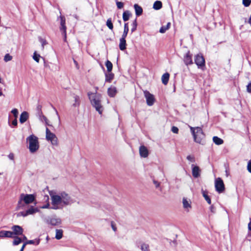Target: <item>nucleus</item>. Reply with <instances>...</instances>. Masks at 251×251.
<instances>
[{
	"label": "nucleus",
	"instance_id": "1",
	"mask_svg": "<svg viewBox=\"0 0 251 251\" xmlns=\"http://www.w3.org/2000/svg\"><path fill=\"white\" fill-rule=\"evenodd\" d=\"M49 193L53 205L50 208L51 209H57L59 208L58 206L60 204L63 206L71 205L75 202V201L65 192H61L58 195H55L53 191H50Z\"/></svg>",
	"mask_w": 251,
	"mask_h": 251
},
{
	"label": "nucleus",
	"instance_id": "2",
	"mask_svg": "<svg viewBox=\"0 0 251 251\" xmlns=\"http://www.w3.org/2000/svg\"><path fill=\"white\" fill-rule=\"evenodd\" d=\"M88 96L93 106L99 114H101L103 110L101 105V95L97 92H88Z\"/></svg>",
	"mask_w": 251,
	"mask_h": 251
},
{
	"label": "nucleus",
	"instance_id": "3",
	"mask_svg": "<svg viewBox=\"0 0 251 251\" xmlns=\"http://www.w3.org/2000/svg\"><path fill=\"white\" fill-rule=\"evenodd\" d=\"M35 200V197L32 194H25L22 193L20 195L19 200L17 206V209H23L24 208L25 204H29Z\"/></svg>",
	"mask_w": 251,
	"mask_h": 251
},
{
	"label": "nucleus",
	"instance_id": "4",
	"mask_svg": "<svg viewBox=\"0 0 251 251\" xmlns=\"http://www.w3.org/2000/svg\"><path fill=\"white\" fill-rule=\"evenodd\" d=\"M191 131L194 137V141L199 144H203L202 139L204 137V134L202 128L200 127H190Z\"/></svg>",
	"mask_w": 251,
	"mask_h": 251
},
{
	"label": "nucleus",
	"instance_id": "5",
	"mask_svg": "<svg viewBox=\"0 0 251 251\" xmlns=\"http://www.w3.org/2000/svg\"><path fill=\"white\" fill-rule=\"evenodd\" d=\"M26 140L29 142V150L30 152L34 153L38 150L39 145L36 136L31 135L27 138Z\"/></svg>",
	"mask_w": 251,
	"mask_h": 251
},
{
	"label": "nucleus",
	"instance_id": "6",
	"mask_svg": "<svg viewBox=\"0 0 251 251\" xmlns=\"http://www.w3.org/2000/svg\"><path fill=\"white\" fill-rule=\"evenodd\" d=\"M215 186L216 190L219 193H223L225 191V188L224 182L223 180L220 177L216 179Z\"/></svg>",
	"mask_w": 251,
	"mask_h": 251
},
{
	"label": "nucleus",
	"instance_id": "7",
	"mask_svg": "<svg viewBox=\"0 0 251 251\" xmlns=\"http://www.w3.org/2000/svg\"><path fill=\"white\" fill-rule=\"evenodd\" d=\"M60 20V30L62 32V34L64 35V41L66 40V19L64 16L60 15L58 19Z\"/></svg>",
	"mask_w": 251,
	"mask_h": 251
},
{
	"label": "nucleus",
	"instance_id": "8",
	"mask_svg": "<svg viewBox=\"0 0 251 251\" xmlns=\"http://www.w3.org/2000/svg\"><path fill=\"white\" fill-rule=\"evenodd\" d=\"M144 94L146 99L147 105L152 106L155 101L154 96L147 90L144 91Z\"/></svg>",
	"mask_w": 251,
	"mask_h": 251
},
{
	"label": "nucleus",
	"instance_id": "9",
	"mask_svg": "<svg viewBox=\"0 0 251 251\" xmlns=\"http://www.w3.org/2000/svg\"><path fill=\"white\" fill-rule=\"evenodd\" d=\"M195 63L198 68H202L205 66V59L201 54H198L195 56Z\"/></svg>",
	"mask_w": 251,
	"mask_h": 251
},
{
	"label": "nucleus",
	"instance_id": "10",
	"mask_svg": "<svg viewBox=\"0 0 251 251\" xmlns=\"http://www.w3.org/2000/svg\"><path fill=\"white\" fill-rule=\"evenodd\" d=\"M11 229L13 230L12 233H13V236L14 235H16V236L23 235L24 229L20 226L14 225L11 227Z\"/></svg>",
	"mask_w": 251,
	"mask_h": 251
},
{
	"label": "nucleus",
	"instance_id": "11",
	"mask_svg": "<svg viewBox=\"0 0 251 251\" xmlns=\"http://www.w3.org/2000/svg\"><path fill=\"white\" fill-rule=\"evenodd\" d=\"M47 223L48 224H50L52 226H58L61 223V220L59 218H49L47 220Z\"/></svg>",
	"mask_w": 251,
	"mask_h": 251
},
{
	"label": "nucleus",
	"instance_id": "12",
	"mask_svg": "<svg viewBox=\"0 0 251 251\" xmlns=\"http://www.w3.org/2000/svg\"><path fill=\"white\" fill-rule=\"evenodd\" d=\"M183 61L187 66L191 65L193 63L192 60V54H190V51H188L184 55Z\"/></svg>",
	"mask_w": 251,
	"mask_h": 251
},
{
	"label": "nucleus",
	"instance_id": "13",
	"mask_svg": "<svg viewBox=\"0 0 251 251\" xmlns=\"http://www.w3.org/2000/svg\"><path fill=\"white\" fill-rule=\"evenodd\" d=\"M192 176L194 178H198L200 176L201 170L199 166L192 164Z\"/></svg>",
	"mask_w": 251,
	"mask_h": 251
},
{
	"label": "nucleus",
	"instance_id": "14",
	"mask_svg": "<svg viewBox=\"0 0 251 251\" xmlns=\"http://www.w3.org/2000/svg\"><path fill=\"white\" fill-rule=\"evenodd\" d=\"M139 153L142 157L146 158L148 156L149 151L147 148L145 146L142 145L140 147Z\"/></svg>",
	"mask_w": 251,
	"mask_h": 251
},
{
	"label": "nucleus",
	"instance_id": "15",
	"mask_svg": "<svg viewBox=\"0 0 251 251\" xmlns=\"http://www.w3.org/2000/svg\"><path fill=\"white\" fill-rule=\"evenodd\" d=\"M13 238V233L11 231L1 230L0 231V238Z\"/></svg>",
	"mask_w": 251,
	"mask_h": 251
},
{
	"label": "nucleus",
	"instance_id": "16",
	"mask_svg": "<svg viewBox=\"0 0 251 251\" xmlns=\"http://www.w3.org/2000/svg\"><path fill=\"white\" fill-rule=\"evenodd\" d=\"M29 117V115L27 112L24 111L23 112L20 117V122L21 124H23L26 121Z\"/></svg>",
	"mask_w": 251,
	"mask_h": 251
},
{
	"label": "nucleus",
	"instance_id": "17",
	"mask_svg": "<svg viewBox=\"0 0 251 251\" xmlns=\"http://www.w3.org/2000/svg\"><path fill=\"white\" fill-rule=\"evenodd\" d=\"M56 137V135L51 132V131L49 130V129L47 127L46 129V139L48 140V141H50L51 139H52L53 138H54V137Z\"/></svg>",
	"mask_w": 251,
	"mask_h": 251
},
{
	"label": "nucleus",
	"instance_id": "18",
	"mask_svg": "<svg viewBox=\"0 0 251 251\" xmlns=\"http://www.w3.org/2000/svg\"><path fill=\"white\" fill-rule=\"evenodd\" d=\"M117 93L116 88L115 87H110L108 89L107 94L110 97H114Z\"/></svg>",
	"mask_w": 251,
	"mask_h": 251
},
{
	"label": "nucleus",
	"instance_id": "19",
	"mask_svg": "<svg viewBox=\"0 0 251 251\" xmlns=\"http://www.w3.org/2000/svg\"><path fill=\"white\" fill-rule=\"evenodd\" d=\"M134 8L135 11V14L137 16H139L142 14L143 9L138 4H135L134 5Z\"/></svg>",
	"mask_w": 251,
	"mask_h": 251
},
{
	"label": "nucleus",
	"instance_id": "20",
	"mask_svg": "<svg viewBox=\"0 0 251 251\" xmlns=\"http://www.w3.org/2000/svg\"><path fill=\"white\" fill-rule=\"evenodd\" d=\"M105 82H111L114 77V74L111 72L105 73Z\"/></svg>",
	"mask_w": 251,
	"mask_h": 251
},
{
	"label": "nucleus",
	"instance_id": "21",
	"mask_svg": "<svg viewBox=\"0 0 251 251\" xmlns=\"http://www.w3.org/2000/svg\"><path fill=\"white\" fill-rule=\"evenodd\" d=\"M170 77V75L168 73H166L164 74L161 77V80L163 84L164 85H166L169 81Z\"/></svg>",
	"mask_w": 251,
	"mask_h": 251
},
{
	"label": "nucleus",
	"instance_id": "22",
	"mask_svg": "<svg viewBox=\"0 0 251 251\" xmlns=\"http://www.w3.org/2000/svg\"><path fill=\"white\" fill-rule=\"evenodd\" d=\"M126 39H120L119 48L121 50H124L126 49Z\"/></svg>",
	"mask_w": 251,
	"mask_h": 251
},
{
	"label": "nucleus",
	"instance_id": "23",
	"mask_svg": "<svg viewBox=\"0 0 251 251\" xmlns=\"http://www.w3.org/2000/svg\"><path fill=\"white\" fill-rule=\"evenodd\" d=\"M73 98L74 99V100H75V103H74L73 104V106L74 107H78L80 105V98H79V97L77 95H74L73 96Z\"/></svg>",
	"mask_w": 251,
	"mask_h": 251
},
{
	"label": "nucleus",
	"instance_id": "24",
	"mask_svg": "<svg viewBox=\"0 0 251 251\" xmlns=\"http://www.w3.org/2000/svg\"><path fill=\"white\" fill-rule=\"evenodd\" d=\"M40 242V239L38 238L35 239V240H28L26 241L25 243H24V244L25 245V246H26L27 244H35L36 245H38L39 244Z\"/></svg>",
	"mask_w": 251,
	"mask_h": 251
},
{
	"label": "nucleus",
	"instance_id": "25",
	"mask_svg": "<svg viewBox=\"0 0 251 251\" xmlns=\"http://www.w3.org/2000/svg\"><path fill=\"white\" fill-rule=\"evenodd\" d=\"M131 16V13L129 11L126 10L124 12L123 14V19L124 22L128 21Z\"/></svg>",
	"mask_w": 251,
	"mask_h": 251
},
{
	"label": "nucleus",
	"instance_id": "26",
	"mask_svg": "<svg viewBox=\"0 0 251 251\" xmlns=\"http://www.w3.org/2000/svg\"><path fill=\"white\" fill-rule=\"evenodd\" d=\"M162 7V3L161 1L159 0H156L154 2L153 5V8L155 10H159Z\"/></svg>",
	"mask_w": 251,
	"mask_h": 251
},
{
	"label": "nucleus",
	"instance_id": "27",
	"mask_svg": "<svg viewBox=\"0 0 251 251\" xmlns=\"http://www.w3.org/2000/svg\"><path fill=\"white\" fill-rule=\"evenodd\" d=\"M213 141L217 145H222L224 143L223 140L218 136H214Z\"/></svg>",
	"mask_w": 251,
	"mask_h": 251
},
{
	"label": "nucleus",
	"instance_id": "28",
	"mask_svg": "<svg viewBox=\"0 0 251 251\" xmlns=\"http://www.w3.org/2000/svg\"><path fill=\"white\" fill-rule=\"evenodd\" d=\"M39 211L37 208H34L33 206L30 207L26 211L27 215L33 214L34 213Z\"/></svg>",
	"mask_w": 251,
	"mask_h": 251
},
{
	"label": "nucleus",
	"instance_id": "29",
	"mask_svg": "<svg viewBox=\"0 0 251 251\" xmlns=\"http://www.w3.org/2000/svg\"><path fill=\"white\" fill-rule=\"evenodd\" d=\"M202 194L207 203L209 204H210L211 203V201L210 197L207 195V192L202 189Z\"/></svg>",
	"mask_w": 251,
	"mask_h": 251
},
{
	"label": "nucleus",
	"instance_id": "30",
	"mask_svg": "<svg viewBox=\"0 0 251 251\" xmlns=\"http://www.w3.org/2000/svg\"><path fill=\"white\" fill-rule=\"evenodd\" d=\"M63 236V230L62 229H56L55 238L59 240Z\"/></svg>",
	"mask_w": 251,
	"mask_h": 251
},
{
	"label": "nucleus",
	"instance_id": "31",
	"mask_svg": "<svg viewBox=\"0 0 251 251\" xmlns=\"http://www.w3.org/2000/svg\"><path fill=\"white\" fill-rule=\"evenodd\" d=\"M105 66L107 68V72H111L113 68L112 63L109 60H107L105 62Z\"/></svg>",
	"mask_w": 251,
	"mask_h": 251
},
{
	"label": "nucleus",
	"instance_id": "32",
	"mask_svg": "<svg viewBox=\"0 0 251 251\" xmlns=\"http://www.w3.org/2000/svg\"><path fill=\"white\" fill-rule=\"evenodd\" d=\"M140 249L142 251H150L149 245L145 243H142Z\"/></svg>",
	"mask_w": 251,
	"mask_h": 251
},
{
	"label": "nucleus",
	"instance_id": "33",
	"mask_svg": "<svg viewBox=\"0 0 251 251\" xmlns=\"http://www.w3.org/2000/svg\"><path fill=\"white\" fill-rule=\"evenodd\" d=\"M13 238H14V240L13 241V245L14 246H17L22 242V239L19 237L18 236L15 237L14 236Z\"/></svg>",
	"mask_w": 251,
	"mask_h": 251
},
{
	"label": "nucleus",
	"instance_id": "34",
	"mask_svg": "<svg viewBox=\"0 0 251 251\" xmlns=\"http://www.w3.org/2000/svg\"><path fill=\"white\" fill-rule=\"evenodd\" d=\"M170 23H168L166 26H162L160 28L159 32L161 33H165L170 28Z\"/></svg>",
	"mask_w": 251,
	"mask_h": 251
},
{
	"label": "nucleus",
	"instance_id": "35",
	"mask_svg": "<svg viewBox=\"0 0 251 251\" xmlns=\"http://www.w3.org/2000/svg\"><path fill=\"white\" fill-rule=\"evenodd\" d=\"M106 25L109 28V29L113 30V25L112 22L111 18H109L107 19L106 23Z\"/></svg>",
	"mask_w": 251,
	"mask_h": 251
},
{
	"label": "nucleus",
	"instance_id": "36",
	"mask_svg": "<svg viewBox=\"0 0 251 251\" xmlns=\"http://www.w3.org/2000/svg\"><path fill=\"white\" fill-rule=\"evenodd\" d=\"M131 25H132V28L131 29V33H133V32H134L136 30L137 26V19H135L133 21Z\"/></svg>",
	"mask_w": 251,
	"mask_h": 251
},
{
	"label": "nucleus",
	"instance_id": "37",
	"mask_svg": "<svg viewBox=\"0 0 251 251\" xmlns=\"http://www.w3.org/2000/svg\"><path fill=\"white\" fill-rule=\"evenodd\" d=\"M183 205L184 208H187L191 207V205L189 203V201L185 198L183 199Z\"/></svg>",
	"mask_w": 251,
	"mask_h": 251
},
{
	"label": "nucleus",
	"instance_id": "38",
	"mask_svg": "<svg viewBox=\"0 0 251 251\" xmlns=\"http://www.w3.org/2000/svg\"><path fill=\"white\" fill-rule=\"evenodd\" d=\"M40 57L41 56L40 55V54H37L36 51L34 52L33 58L36 62L38 63L39 62V59Z\"/></svg>",
	"mask_w": 251,
	"mask_h": 251
},
{
	"label": "nucleus",
	"instance_id": "39",
	"mask_svg": "<svg viewBox=\"0 0 251 251\" xmlns=\"http://www.w3.org/2000/svg\"><path fill=\"white\" fill-rule=\"evenodd\" d=\"M39 41L42 44V49H44V46L47 44V42L44 39L42 38L41 37L39 38Z\"/></svg>",
	"mask_w": 251,
	"mask_h": 251
},
{
	"label": "nucleus",
	"instance_id": "40",
	"mask_svg": "<svg viewBox=\"0 0 251 251\" xmlns=\"http://www.w3.org/2000/svg\"><path fill=\"white\" fill-rule=\"evenodd\" d=\"M12 59V56L9 55V54L7 53L5 54V55L4 57V60L5 62H8L9 61L11 60Z\"/></svg>",
	"mask_w": 251,
	"mask_h": 251
},
{
	"label": "nucleus",
	"instance_id": "41",
	"mask_svg": "<svg viewBox=\"0 0 251 251\" xmlns=\"http://www.w3.org/2000/svg\"><path fill=\"white\" fill-rule=\"evenodd\" d=\"M153 183L155 185V187L156 188H159L160 191H162V188L160 187V182H158L157 180L153 179Z\"/></svg>",
	"mask_w": 251,
	"mask_h": 251
},
{
	"label": "nucleus",
	"instance_id": "42",
	"mask_svg": "<svg viewBox=\"0 0 251 251\" xmlns=\"http://www.w3.org/2000/svg\"><path fill=\"white\" fill-rule=\"evenodd\" d=\"M116 3L118 9H122L124 6V3L116 0Z\"/></svg>",
	"mask_w": 251,
	"mask_h": 251
},
{
	"label": "nucleus",
	"instance_id": "43",
	"mask_svg": "<svg viewBox=\"0 0 251 251\" xmlns=\"http://www.w3.org/2000/svg\"><path fill=\"white\" fill-rule=\"evenodd\" d=\"M50 141L52 145L57 146L58 145V139L56 136L54 137V138L51 139Z\"/></svg>",
	"mask_w": 251,
	"mask_h": 251
},
{
	"label": "nucleus",
	"instance_id": "44",
	"mask_svg": "<svg viewBox=\"0 0 251 251\" xmlns=\"http://www.w3.org/2000/svg\"><path fill=\"white\" fill-rule=\"evenodd\" d=\"M251 3V0H243V4L245 7L249 6Z\"/></svg>",
	"mask_w": 251,
	"mask_h": 251
},
{
	"label": "nucleus",
	"instance_id": "45",
	"mask_svg": "<svg viewBox=\"0 0 251 251\" xmlns=\"http://www.w3.org/2000/svg\"><path fill=\"white\" fill-rule=\"evenodd\" d=\"M11 113L13 114L15 118H17L18 117V111L16 108H14L13 110H12Z\"/></svg>",
	"mask_w": 251,
	"mask_h": 251
},
{
	"label": "nucleus",
	"instance_id": "46",
	"mask_svg": "<svg viewBox=\"0 0 251 251\" xmlns=\"http://www.w3.org/2000/svg\"><path fill=\"white\" fill-rule=\"evenodd\" d=\"M187 159L188 160L190 161L191 162H195V157L194 156H191V155H188L187 156Z\"/></svg>",
	"mask_w": 251,
	"mask_h": 251
},
{
	"label": "nucleus",
	"instance_id": "47",
	"mask_svg": "<svg viewBox=\"0 0 251 251\" xmlns=\"http://www.w3.org/2000/svg\"><path fill=\"white\" fill-rule=\"evenodd\" d=\"M39 119L41 121H48V119L47 118L44 116L43 114L42 115L40 114L39 115Z\"/></svg>",
	"mask_w": 251,
	"mask_h": 251
},
{
	"label": "nucleus",
	"instance_id": "48",
	"mask_svg": "<svg viewBox=\"0 0 251 251\" xmlns=\"http://www.w3.org/2000/svg\"><path fill=\"white\" fill-rule=\"evenodd\" d=\"M17 217H20V216L25 217V216H27L26 211L25 212H24V211L20 212L18 213H17Z\"/></svg>",
	"mask_w": 251,
	"mask_h": 251
},
{
	"label": "nucleus",
	"instance_id": "49",
	"mask_svg": "<svg viewBox=\"0 0 251 251\" xmlns=\"http://www.w3.org/2000/svg\"><path fill=\"white\" fill-rule=\"evenodd\" d=\"M41 108H42V106L40 104H38L37 106V111H38V115H39L40 114L42 115V112L41 111Z\"/></svg>",
	"mask_w": 251,
	"mask_h": 251
},
{
	"label": "nucleus",
	"instance_id": "50",
	"mask_svg": "<svg viewBox=\"0 0 251 251\" xmlns=\"http://www.w3.org/2000/svg\"><path fill=\"white\" fill-rule=\"evenodd\" d=\"M172 131L174 133H177L178 132V129L177 127L174 126L172 128Z\"/></svg>",
	"mask_w": 251,
	"mask_h": 251
},
{
	"label": "nucleus",
	"instance_id": "51",
	"mask_svg": "<svg viewBox=\"0 0 251 251\" xmlns=\"http://www.w3.org/2000/svg\"><path fill=\"white\" fill-rule=\"evenodd\" d=\"M124 31L125 32H128L129 28H128V23L125 24Z\"/></svg>",
	"mask_w": 251,
	"mask_h": 251
},
{
	"label": "nucleus",
	"instance_id": "52",
	"mask_svg": "<svg viewBox=\"0 0 251 251\" xmlns=\"http://www.w3.org/2000/svg\"><path fill=\"white\" fill-rule=\"evenodd\" d=\"M247 169L248 171L251 173V160L248 162Z\"/></svg>",
	"mask_w": 251,
	"mask_h": 251
},
{
	"label": "nucleus",
	"instance_id": "53",
	"mask_svg": "<svg viewBox=\"0 0 251 251\" xmlns=\"http://www.w3.org/2000/svg\"><path fill=\"white\" fill-rule=\"evenodd\" d=\"M247 90L248 92L251 93V81L247 86Z\"/></svg>",
	"mask_w": 251,
	"mask_h": 251
},
{
	"label": "nucleus",
	"instance_id": "54",
	"mask_svg": "<svg viewBox=\"0 0 251 251\" xmlns=\"http://www.w3.org/2000/svg\"><path fill=\"white\" fill-rule=\"evenodd\" d=\"M127 33H128V32H125L124 31L121 39H126V38L127 36Z\"/></svg>",
	"mask_w": 251,
	"mask_h": 251
},
{
	"label": "nucleus",
	"instance_id": "55",
	"mask_svg": "<svg viewBox=\"0 0 251 251\" xmlns=\"http://www.w3.org/2000/svg\"><path fill=\"white\" fill-rule=\"evenodd\" d=\"M210 209L212 213H215L216 212V208L213 205H211Z\"/></svg>",
	"mask_w": 251,
	"mask_h": 251
},
{
	"label": "nucleus",
	"instance_id": "56",
	"mask_svg": "<svg viewBox=\"0 0 251 251\" xmlns=\"http://www.w3.org/2000/svg\"><path fill=\"white\" fill-rule=\"evenodd\" d=\"M8 156L10 160H14V155L13 153H10Z\"/></svg>",
	"mask_w": 251,
	"mask_h": 251
},
{
	"label": "nucleus",
	"instance_id": "57",
	"mask_svg": "<svg viewBox=\"0 0 251 251\" xmlns=\"http://www.w3.org/2000/svg\"><path fill=\"white\" fill-rule=\"evenodd\" d=\"M12 125H13L14 126H17V118H15L14 119V120L12 121Z\"/></svg>",
	"mask_w": 251,
	"mask_h": 251
},
{
	"label": "nucleus",
	"instance_id": "58",
	"mask_svg": "<svg viewBox=\"0 0 251 251\" xmlns=\"http://www.w3.org/2000/svg\"><path fill=\"white\" fill-rule=\"evenodd\" d=\"M111 227H112L113 230L114 231H115L116 230V227L113 222H111Z\"/></svg>",
	"mask_w": 251,
	"mask_h": 251
},
{
	"label": "nucleus",
	"instance_id": "59",
	"mask_svg": "<svg viewBox=\"0 0 251 251\" xmlns=\"http://www.w3.org/2000/svg\"><path fill=\"white\" fill-rule=\"evenodd\" d=\"M251 220V219H250ZM248 229L249 230H251V220L248 224Z\"/></svg>",
	"mask_w": 251,
	"mask_h": 251
},
{
	"label": "nucleus",
	"instance_id": "60",
	"mask_svg": "<svg viewBox=\"0 0 251 251\" xmlns=\"http://www.w3.org/2000/svg\"><path fill=\"white\" fill-rule=\"evenodd\" d=\"M74 63L75 64V66H76V68H77V69H78V68H79V67H78V63H77V61H76V60H75V59H74Z\"/></svg>",
	"mask_w": 251,
	"mask_h": 251
},
{
	"label": "nucleus",
	"instance_id": "61",
	"mask_svg": "<svg viewBox=\"0 0 251 251\" xmlns=\"http://www.w3.org/2000/svg\"><path fill=\"white\" fill-rule=\"evenodd\" d=\"M50 206V204H47L46 205H45L44 206H43L42 207L43 208H49Z\"/></svg>",
	"mask_w": 251,
	"mask_h": 251
},
{
	"label": "nucleus",
	"instance_id": "62",
	"mask_svg": "<svg viewBox=\"0 0 251 251\" xmlns=\"http://www.w3.org/2000/svg\"><path fill=\"white\" fill-rule=\"evenodd\" d=\"M25 245L24 244H23V245L22 246V248H21V250H20V251H24V249H25Z\"/></svg>",
	"mask_w": 251,
	"mask_h": 251
},
{
	"label": "nucleus",
	"instance_id": "63",
	"mask_svg": "<svg viewBox=\"0 0 251 251\" xmlns=\"http://www.w3.org/2000/svg\"><path fill=\"white\" fill-rule=\"evenodd\" d=\"M45 124L46 125L48 126H51V125H50L49 123V121H45Z\"/></svg>",
	"mask_w": 251,
	"mask_h": 251
},
{
	"label": "nucleus",
	"instance_id": "64",
	"mask_svg": "<svg viewBox=\"0 0 251 251\" xmlns=\"http://www.w3.org/2000/svg\"><path fill=\"white\" fill-rule=\"evenodd\" d=\"M23 240H27V238H26V237L25 235H24V236H23Z\"/></svg>",
	"mask_w": 251,
	"mask_h": 251
}]
</instances>
